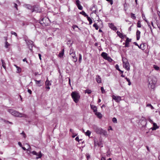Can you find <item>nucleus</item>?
Instances as JSON below:
<instances>
[{"instance_id":"nucleus-1","label":"nucleus","mask_w":160,"mask_h":160,"mask_svg":"<svg viewBox=\"0 0 160 160\" xmlns=\"http://www.w3.org/2000/svg\"><path fill=\"white\" fill-rule=\"evenodd\" d=\"M92 127L93 129L97 133L104 136H107V132L106 130H103L101 128L98 127L96 125H93Z\"/></svg>"},{"instance_id":"nucleus-2","label":"nucleus","mask_w":160,"mask_h":160,"mask_svg":"<svg viewBox=\"0 0 160 160\" xmlns=\"http://www.w3.org/2000/svg\"><path fill=\"white\" fill-rule=\"evenodd\" d=\"M148 87L153 89L155 87V85L156 83L157 79L154 77H149L148 81Z\"/></svg>"},{"instance_id":"nucleus-3","label":"nucleus","mask_w":160,"mask_h":160,"mask_svg":"<svg viewBox=\"0 0 160 160\" xmlns=\"http://www.w3.org/2000/svg\"><path fill=\"white\" fill-rule=\"evenodd\" d=\"M71 96L73 101L76 103H77L78 102L80 98V95L77 91L72 92L71 93Z\"/></svg>"},{"instance_id":"nucleus-4","label":"nucleus","mask_w":160,"mask_h":160,"mask_svg":"<svg viewBox=\"0 0 160 160\" xmlns=\"http://www.w3.org/2000/svg\"><path fill=\"white\" fill-rule=\"evenodd\" d=\"M40 23L42 26H49L51 23L49 19L47 17L41 18Z\"/></svg>"},{"instance_id":"nucleus-5","label":"nucleus","mask_w":160,"mask_h":160,"mask_svg":"<svg viewBox=\"0 0 160 160\" xmlns=\"http://www.w3.org/2000/svg\"><path fill=\"white\" fill-rule=\"evenodd\" d=\"M8 111L12 115L17 117H22L23 115V114L20 113L12 109H9Z\"/></svg>"},{"instance_id":"nucleus-6","label":"nucleus","mask_w":160,"mask_h":160,"mask_svg":"<svg viewBox=\"0 0 160 160\" xmlns=\"http://www.w3.org/2000/svg\"><path fill=\"white\" fill-rule=\"evenodd\" d=\"M25 41L28 47V48H29L30 51L32 52V48L33 46H34V45L33 44V42L31 40L27 41L25 40Z\"/></svg>"},{"instance_id":"nucleus-7","label":"nucleus","mask_w":160,"mask_h":160,"mask_svg":"<svg viewBox=\"0 0 160 160\" xmlns=\"http://www.w3.org/2000/svg\"><path fill=\"white\" fill-rule=\"evenodd\" d=\"M131 41V39H129L128 38H126L125 43H123V44H125L124 47L125 48L129 47V42Z\"/></svg>"},{"instance_id":"nucleus-8","label":"nucleus","mask_w":160,"mask_h":160,"mask_svg":"<svg viewBox=\"0 0 160 160\" xmlns=\"http://www.w3.org/2000/svg\"><path fill=\"white\" fill-rule=\"evenodd\" d=\"M112 98L113 99H114L117 102H119L121 100V97L119 96H116L114 95H113L112 96Z\"/></svg>"},{"instance_id":"nucleus-9","label":"nucleus","mask_w":160,"mask_h":160,"mask_svg":"<svg viewBox=\"0 0 160 160\" xmlns=\"http://www.w3.org/2000/svg\"><path fill=\"white\" fill-rule=\"evenodd\" d=\"M109 26L110 28L113 30L115 31L117 29V27H115L112 23H109Z\"/></svg>"},{"instance_id":"nucleus-10","label":"nucleus","mask_w":160,"mask_h":160,"mask_svg":"<svg viewBox=\"0 0 160 160\" xmlns=\"http://www.w3.org/2000/svg\"><path fill=\"white\" fill-rule=\"evenodd\" d=\"M123 66L128 71L130 70V65L129 63L123 64Z\"/></svg>"},{"instance_id":"nucleus-11","label":"nucleus","mask_w":160,"mask_h":160,"mask_svg":"<svg viewBox=\"0 0 160 160\" xmlns=\"http://www.w3.org/2000/svg\"><path fill=\"white\" fill-rule=\"evenodd\" d=\"M96 80L98 83H100L101 82V79L100 76L98 75L96 76Z\"/></svg>"},{"instance_id":"nucleus-12","label":"nucleus","mask_w":160,"mask_h":160,"mask_svg":"<svg viewBox=\"0 0 160 160\" xmlns=\"http://www.w3.org/2000/svg\"><path fill=\"white\" fill-rule=\"evenodd\" d=\"M153 127L151 128L152 130H155L159 128V127L158 126L156 123L153 122Z\"/></svg>"},{"instance_id":"nucleus-13","label":"nucleus","mask_w":160,"mask_h":160,"mask_svg":"<svg viewBox=\"0 0 160 160\" xmlns=\"http://www.w3.org/2000/svg\"><path fill=\"white\" fill-rule=\"evenodd\" d=\"M64 49L63 48V49H62V51H61V52H59L58 55V57L61 58L63 57L64 54Z\"/></svg>"},{"instance_id":"nucleus-14","label":"nucleus","mask_w":160,"mask_h":160,"mask_svg":"<svg viewBox=\"0 0 160 160\" xmlns=\"http://www.w3.org/2000/svg\"><path fill=\"white\" fill-rule=\"evenodd\" d=\"M140 32L137 30L136 32L137 40H138L140 39Z\"/></svg>"},{"instance_id":"nucleus-15","label":"nucleus","mask_w":160,"mask_h":160,"mask_svg":"<svg viewBox=\"0 0 160 160\" xmlns=\"http://www.w3.org/2000/svg\"><path fill=\"white\" fill-rule=\"evenodd\" d=\"M101 56L103 58L105 59L106 58L108 57V54L106 52H102L101 54Z\"/></svg>"},{"instance_id":"nucleus-16","label":"nucleus","mask_w":160,"mask_h":160,"mask_svg":"<svg viewBox=\"0 0 160 160\" xmlns=\"http://www.w3.org/2000/svg\"><path fill=\"white\" fill-rule=\"evenodd\" d=\"M34 81L35 82L36 84H37L38 87H41L42 86V85L40 84L41 80H37L35 79Z\"/></svg>"},{"instance_id":"nucleus-17","label":"nucleus","mask_w":160,"mask_h":160,"mask_svg":"<svg viewBox=\"0 0 160 160\" xmlns=\"http://www.w3.org/2000/svg\"><path fill=\"white\" fill-rule=\"evenodd\" d=\"M122 59L123 62V65L125 64V63H128V60L126 58L122 57Z\"/></svg>"},{"instance_id":"nucleus-18","label":"nucleus","mask_w":160,"mask_h":160,"mask_svg":"<svg viewBox=\"0 0 160 160\" xmlns=\"http://www.w3.org/2000/svg\"><path fill=\"white\" fill-rule=\"evenodd\" d=\"M95 114L99 118L101 119L102 117V116L101 113L99 112H96Z\"/></svg>"},{"instance_id":"nucleus-19","label":"nucleus","mask_w":160,"mask_h":160,"mask_svg":"<svg viewBox=\"0 0 160 160\" xmlns=\"http://www.w3.org/2000/svg\"><path fill=\"white\" fill-rule=\"evenodd\" d=\"M117 33L118 35V36L121 38H124V36L122 34L118 31L117 32Z\"/></svg>"},{"instance_id":"nucleus-20","label":"nucleus","mask_w":160,"mask_h":160,"mask_svg":"<svg viewBox=\"0 0 160 160\" xmlns=\"http://www.w3.org/2000/svg\"><path fill=\"white\" fill-rule=\"evenodd\" d=\"M91 108L93 110L94 112L97 111V108L96 106L93 105H91Z\"/></svg>"},{"instance_id":"nucleus-21","label":"nucleus","mask_w":160,"mask_h":160,"mask_svg":"<svg viewBox=\"0 0 160 160\" xmlns=\"http://www.w3.org/2000/svg\"><path fill=\"white\" fill-rule=\"evenodd\" d=\"M2 63V66L5 69H6V63L4 61V60L2 59L1 60Z\"/></svg>"},{"instance_id":"nucleus-22","label":"nucleus","mask_w":160,"mask_h":160,"mask_svg":"<svg viewBox=\"0 0 160 160\" xmlns=\"http://www.w3.org/2000/svg\"><path fill=\"white\" fill-rule=\"evenodd\" d=\"M14 66L16 67V68H17V72L18 73L21 72V68L19 67H18L16 65H14Z\"/></svg>"},{"instance_id":"nucleus-23","label":"nucleus","mask_w":160,"mask_h":160,"mask_svg":"<svg viewBox=\"0 0 160 160\" xmlns=\"http://www.w3.org/2000/svg\"><path fill=\"white\" fill-rule=\"evenodd\" d=\"M36 155L37 156H38V157H37L36 158V159H38V158H41L42 156V153L41 152H39V154H38V153H37V155Z\"/></svg>"},{"instance_id":"nucleus-24","label":"nucleus","mask_w":160,"mask_h":160,"mask_svg":"<svg viewBox=\"0 0 160 160\" xmlns=\"http://www.w3.org/2000/svg\"><path fill=\"white\" fill-rule=\"evenodd\" d=\"M36 155L37 156H38V157H37L36 158V159H38V158H41L42 156V153L41 152H39V154H38V153H37V155Z\"/></svg>"},{"instance_id":"nucleus-25","label":"nucleus","mask_w":160,"mask_h":160,"mask_svg":"<svg viewBox=\"0 0 160 160\" xmlns=\"http://www.w3.org/2000/svg\"><path fill=\"white\" fill-rule=\"evenodd\" d=\"M45 84L46 86H49L51 85V83H50V81L48 80V79H47L46 81L45 82Z\"/></svg>"},{"instance_id":"nucleus-26","label":"nucleus","mask_w":160,"mask_h":160,"mask_svg":"<svg viewBox=\"0 0 160 160\" xmlns=\"http://www.w3.org/2000/svg\"><path fill=\"white\" fill-rule=\"evenodd\" d=\"M80 14H82L83 16H84L85 17H88V15L85 12L83 11H82V12H80Z\"/></svg>"},{"instance_id":"nucleus-27","label":"nucleus","mask_w":160,"mask_h":160,"mask_svg":"<svg viewBox=\"0 0 160 160\" xmlns=\"http://www.w3.org/2000/svg\"><path fill=\"white\" fill-rule=\"evenodd\" d=\"M87 19L88 20V21L89 22V24L90 25H91L92 22V20L88 16V17H87Z\"/></svg>"},{"instance_id":"nucleus-28","label":"nucleus","mask_w":160,"mask_h":160,"mask_svg":"<svg viewBox=\"0 0 160 160\" xmlns=\"http://www.w3.org/2000/svg\"><path fill=\"white\" fill-rule=\"evenodd\" d=\"M91 132L88 130L87 131V132H85V135L86 136H89L91 134Z\"/></svg>"},{"instance_id":"nucleus-29","label":"nucleus","mask_w":160,"mask_h":160,"mask_svg":"<svg viewBox=\"0 0 160 160\" xmlns=\"http://www.w3.org/2000/svg\"><path fill=\"white\" fill-rule=\"evenodd\" d=\"M105 59L110 62H111L112 61V59L109 56H108L107 58H106Z\"/></svg>"},{"instance_id":"nucleus-30","label":"nucleus","mask_w":160,"mask_h":160,"mask_svg":"<svg viewBox=\"0 0 160 160\" xmlns=\"http://www.w3.org/2000/svg\"><path fill=\"white\" fill-rule=\"evenodd\" d=\"M93 27L95 28V29L98 30V26L96 23H95L93 24Z\"/></svg>"},{"instance_id":"nucleus-31","label":"nucleus","mask_w":160,"mask_h":160,"mask_svg":"<svg viewBox=\"0 0 160 160\" xmlns=\"http://www.w3.org/2000/svg\"><path fill=\"white\" fill-rule=\"evenodd\" d=\"M131 17L133 19H136V16H135V14L132 13L131 14Z\"/></svg>"},{"instance_id":"nucleus-32","label":"nucleus","mask_w":160,"mask_h":160,"mask_svg":"<svg viewBox=\"0 0 160 160\" xmlns=\"http://www.w3.org/2000/svg\"><path fill=\"white\" fill-rule=\"evenodd\" d=\"M91 91L90 90L87 89L85 91V93H88V94H89L91 93Z\"/></svg>"},{"instance_id":"nucleus-33","label":"nucleus","mask_w":160,"mask_h":160,"mask_svg":"<svg viewBox=\"0 0 160 160\" xmlns=\"http://www.w3.org/2000/svg\"><path fill=\"white\" fill-rule=\"evenodd\" d=\"M76 4L78 7L80 4V2L79 0H76Z\"/></svg>"},{"instance_id":"nucleus-34","label":"nucleus","mask_w":160,"mask_h":160,"mask_svg":"<svg viewBox=\"0 0 160 160\" xmlns=\"http://www.w3.org/2000/svg\"><path fill=\"white\" fill-rule=\"evenodd\" d=\"M133 43L135 45L138 46L139 48L141 49V46L142 45V44H141L140 46H139L136 42H133Z\"/></svg>"},{"instance_id":"nucleus-35","label":"nucleus","mask_w":160,"mask_h":160,"mask_svg":"<svg viewBox=\"0 0 160 160\" xmlns=\"http://www.w3.org/2000/svg\"><path fill=\"white\" fill-rule=\"evenodd\" d=\"M74 50L72 48H71L70 49L69 51V53L70 55L72 54H74V52H73Z\"/></svg>"},{"instance_id":"nucleus-36","label":"nucleus","mask_w":160,"mask_h":160,"mask_svg":"<svg viewBox=\"0 0 160 160\" xmlns=\"http://www.w3.org/2000/svg\"><path fill=\"white\" fill-rule=\"evenodd\" d=\"M10 45V44L7 42L6 41L5 42V47L6 48H8L9 46Z\"/></svg>"},{"instance_id":"nucleus-37","label":"nucleus","mask_w":160,"mask_h":160,"mask_svg":"<svg viewBox=\"0 0 160 160\" xmlns=\"http://www.w3.org/2000/svg\"><path fill=\"white\" fill-rule=\"evenodd\" d=\"M101 90L102 93H105L106 92L105 90L103 87H101Z\"/></svg>"},{"instance_id":"nucleus-38","label":"nucleus","mask_w":160,"mask_h":160,"mask_svg":"<svg viewBox=\"0 0 160 160\" xmlns=\"http://www.w3.org/2000/svg\"><path fill=\"white\" fill-rule=\"evenodd\" d=\"M147 106L148 107H150L151 109H154V107L150 104H148L147 105Z\"/></svg>"},{"instance_id":"nucleus-39","label":"nucleus","mask_w":160,"mask_h":160,"mask_svg":"<svg viewBox=\"0 0 160 160\" xmlns=\"http://www.w3.org/2000/svg\"><path fill=\"white\" fill-rule=\"evenodd\" d=\"M79 62L80 63L81 62L82 59V55L81 54H79Z\"/></svg>"},{"instance_id":"nucleus-40","label":"nucleus","mask_w":160,"mask_h":160,"mask_svg":"<svg viewBox=\"0 0 160 160\" xmlns=\"http://www.w3.org/2000/svg\"><path fill=\"white\" fill-rule=\"evenodd\" d=\"M153 68L156 70H158L159 69V67L155 65H153Z\"/></svg>"},{"instance_id":"nucleus-41","label":"nucleus","mask_w":160,"mask_h":160,"mask_svg":"<svg viewBox=\"0 0 160 160\" xmlns=\"http://www.w3.org/2000/svg\"><path fill=\"white\" fill-rule=\"evenodd\" d=\"M72 58L73 59V61L74 62H76L77 61V58L75 56H72Z\"/></svg>"},{"instance_id":"nucleus-42","label":"nucleus","mask_w":160,"mask_h":160,"mask_svg":"<svg viewBox=\"0 0 160 160\" xmlns=\"http://www.w3.org/2000/svg\"><path fill=\"white\" fill-rule=\"evenodd\" d=\"M137 26L138 28H140L141 27V24L140 21H138L137 23Z\"/></svg>"},{"instance_id":"nucleus-43","label":"nucleus","mask_w":160,"mask_h":160,"mask_svg":"<svg viewBox=\"0 0 160 160\" xmlns=\"http://www.w3.org/2000/svg\"><path fill=\"white\" fill-rule=\"evenodd\" d=\"M112 122L114 123H117V120L116 118H113L112 119Z\"/></svg>"},{"instance_id":"nucleus-44","label":"nucleus","mask_w":160,"mask_h":160,"mask_svg":"<svg viewBox=\"0 0 160 160\" xmlns=\"http://www.w3.org/2000/svg\"><path fill=\"white\" fill-rule=\"evenodd\" d=\"M11 33L12 34L14 35L16 37L18 36L17 34L15 32H14L13 31H11Z\"/></svg>"},{"instance_id":"nucleus-45","label":"nucleus","mask_w":160,"mask_h":160,"mask_svg":"<svg viewBox=\"0 0 160 160\" xmlns=\"http://www.w3.org/2000/svg\"><path fill=\"white\" fill-rule=\"evenodd\" d=\"M115 68L117 70H118V71H120V69L119 68V66L118 64H116L115 66Z\"/></svg>"},{"instance_id":"nucleus-46","label":"nucleus","mask_w":160,"mask_h":160,"mask_svg":"<svg viewBox=\"0 0 160 160\" xmlns=\"http://www.w3.org/2000/svg\"><path fill=\"white\" fill-rule=\"evenodd\" d=\"M77 7H78V9L79 10H82V9L83 8L82 6L81 5V4H80Z\"/></svg>"},{"instance_id":"nucleus-47","label":"nucleus","mask_w":160,"mask_h":160,"mask_svg":"<svg viewBox=\"0 0 160 160\" xmlns=\"http://www.w3.org/2000/svg\"><path fill=\"white\" fill-rule=\"evenodd\" d=\"M75 140H76V141H78V142H79L80 141H81V140H82V139H80L79 140L78 137H77L75 138Z\"/></svg>"},{"instance_id":"nucleus-48","label":"nucleus","mask_w":160,"mask_h":160,"mask_svg":"<svg viewBox=\"0 0 160 160\" xmlns=\"http://www.w3.org/2000/svg\"><path fill=\"white\" fill-rule=\"evenodd\" d=\"M108 2H109L111 5L113 4V0H106Z\"/></svg>"},{"instance_id":"nucleus-49","label":"nucleus","mask_w":160,"mask_h":160,"mask_svg":"<svg viewBox=\"0 0 160 160\" xmlns=\"http://www.w3.org/2000/svg\"><path fill=\"white\" fill-rule=\"evenodd\" d=\"M21 134H22L23 136V137L24 138H26V135L25 134V133L24 132V131H23L22 133H21Z\"/></svg>"},{"instance_id":"nucleus-50","label":"nucleus","mask_w":160,"mask_h":160,"mask_svg":"<svg viewBox=\"0 0 160 160\" xmlns=\"http://www.w3.org/2000/svg\"><path fill=\"white\" fill-rule=\"evenodd\" d=\"M98 145L99 146H100L101 147H103V146L102 145V142H98Z\"/></svg>"},{"instance_id":"nucleus-51","label":"nucleus","mask_w":160,"mask_h":160,"mask_svg":"<svg viewBox=\"0 0 160 160\" xmlns=\"http://www.w3.org/2000/svg\"><path fill=\"white\" fill-rule=\"evenodd\" d=\"M45 88L46 89V90L47 91H48L50 89V88L49 86H46L45 87Z\"/></svg>"},{"instance_id":"nucleus-52","label":"nucleus","mask_w":160,"mask_h":160,"mask_svg":"<svg viewBox=\"0 0 160 160\" xmlns=\"http://www.w3.org/2000/svg\"><path fill=\"white\" fill-rule=\"evenodd\" d=\"M31 153H32L33 154L35 155H37V152L35 151H33L31 152Z\"/></svg>"},{"instance_id":"nucleus-53","label":"nucleus","mask_w":160,"mask_h":160,"mask_svg":"<svg viewBox=\"0 0 160 160\" xmlns=\"http://www.w3.org/2000/svg\"><path fill=\"white\" fill-rule=\"evenodd\" d=\"M14 7L17 10H18V8H17L18 5H17V4L15 3H14Z\"/></svg>"},{"instance_id":"nucleus-54","label":"nucleus","mask_w":160,"mask_h":160,"mask_svg":"<svg viewBox=\"0 0 160 160\" xmlns=\"http://www.w3.org/2000/svg\"><path fill=\"white\" fill-rule=\"evenodd\" d=\"M29 148L28 149H27L26 150L27 151V152L29 151L31 153L30 149H31V148H30V146H29Z\"/></svg>"},{"instance_id":"nucleus-55","label":"nucleus","mask_w":160,"mask_h":160,"mask_svg":"<svg viewBox=\"0 0 160 160\" xmlns=\"http://www.w3.org/2000/svg\"><path fill=\"white\" fill-rule=\"evenodd\" d=\"M78 28V26L76 25H73L72 26V28L73 29H74L75 28Z\"/></svg>"},{"instance_id":"nucleus-56","label":"nucleus","mask_w":160,"mask_h":160,"mask_svg":"<svg viewBox=\"0 0 160 160\" xmlns=\"http://www.w3.org/2000/svg\"><path fill=\"white\" fill-rule=\"evenodd\" d=\"M70 132H72V134H74V132H73V130L71 128H70Z\"/></svg>"},{"instance_id":"nucleus-57","label":"nucleus","mask_w":160,"mask_h":160,"mask_svg":"<svg viewBox=\"0 0 160 160\" xmlns=\"http://www.w3.org/2000/svg\"><path fill=\"white\" fill-rule=\"evenodd\" d=\"M28 92L30 93V94H31L32 93V92L31 90L29 89H28Z\"/></svg>"},{"instance_id":"nucleus-58","label":"nucleus","mask_w":160,"mask_h":160,"mask_svg":"<svg viewBox=\"0 0 160 160\" xmlns=\"http://www.w3.org/2000/svg\"><path fill=\"white\" fill-rule=\"evenodd\" d=\"M148 120L149 121V122L151 123H153V122L152 120L150 118H149L148 119Z\"/></svg>"},{"instance_id":"nucleus-59","label":"nucleus","mask_w":160,"mask_h":160,"mask_svg":"<svg viewBox=\"0 0 160 160\" xmlns=\"http://www.w3.org/2000/svg\"><path fill=\"white\" fill-rule=\"evenodd\" d=\"M18 145L21 147H22V145L20 142H18Z\"/></svg>"},{"instance_id":"nucleus-60","label":"nucleus","mask_w":160,"mask_h":160,"mask_svg":"<svg viewBox=\"0 0 160 160\" xmlns=\"http://www.w3.org/2000/svg\"><path fill=\"white\" fill-rule=\"evenodd\" d=\"M78 135V134H73V135L72 136V138H75L76 136H77Z\"/></svg>"},{"instance_id":"nucleus-61","label":"nucleus","mask_w":160,"mask_h":160,"mask_svg":"<svg viewBox=\"0 0 160 160\" xmlns=\"http://www.w3.org/2000/svg\"><path fill=\"white\" fill-rule=\"evenodd\" d=\"M38 56H39V58L40 59V60H41V54H39Z\"/></svg>"},{"instance_id":"nucleus-62","label":"nucleus","mask_w":160,"mask_h":160,"mask_svg":"<svg viewBox=\"0 0 160 160\" xmlns=\"http://www.w3.org/2000/svg\"><path fill=\"white\" fill-rule=\"evenodd\" d=\"M127 82H128V84L129 85H131V82H130V80L129 79V81H128Z\"/></svg>"},{"instance_id":"nucleus-63","label":"nucleus","mask_w":160,"mask_h":160,"mask_svg":"<svg viewBox=\"0 0 160 160\" xmlns=\"http://www.w3.org/2000/svg\"><path fill=\"white\" fill-rule=\"evenodd\" d=\"M101 160H106L105 158L103 157L101 158Z\"/></svg>"},{"instance_id":"nucleus-64","label":"nucleus","mask_w":160,"mask_h":160,"mask_svg":"<svg viewBox=\"0 0 160 160\" xmlns=\"http://www.w3.org/2000/svg\"><path fill=\"white\" fill-rule=\"evenodd\" d=\"M158 16H159V17H160V12H159V11L158 12Z\"/></svg>"}]
</instances>
